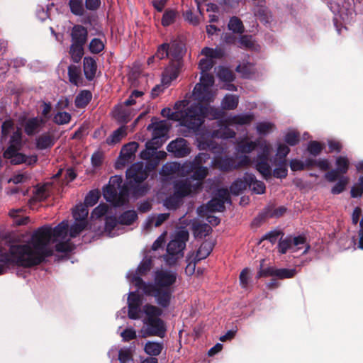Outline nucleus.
I'll list each match as a JSON object with an SVG mask.
<instances>
[{
    "instance_id": "32",
    "label": "nucleus",
    "mask_w": 363,
    "mask_h": 363,
    "mask_svg": "<svg viewBox=\"0 0 363 363\" xmlns=\"http://www.w3.org/2000/svg\"><path fill=\"white\" fill-rule=\"evenodd\" d=\"M126 135V128L125 126H121L114 130L112 134L106 138V143L108 145H116L120 143L122 138Z\"/></svg>"
},
{
    "instance_id": "64",
    "label": "nucleus",
    "mask_w": 363,
    "mask_h": 363,
    "mask_svg": "<svg viewBox=\"0 0 363 363\" xmlns=\"http://www.w3.org/2000/svg\"><path fill=\"white\" fill-rule=\"evenodd\" d=\"M218 77L220 80L225 82H232L235 78L233 72L225 67H222L219 70Z\"/></svg>"
},
{
    "instance_id": "28",
    "label": "nucleus",
    "mask_w": 363,
    "mask_h": 363,
    "mask_svg": "<svg viewBox=\"0 0 363 363\" xmlns=\"http://www.w3.org/2000/svg\"><path fill=\"white\" fill-rule=\"evenodd\" d=\"M276 168L272 171V176L277 179H285L288 175L287 162L272 161Z\"/></svg>"
},
{
    "instance_id": "60",
    "label": "nucleus",
    "mask_w": 363,
    "mask_h": 363,
    "mask_svg": "<svg viewBox=\"0 0 363 363\" xmlns=\"http://www.w3.org/2000/svg\"><path fill=\"white\" fill-rule=\"evenodd\" d=\"M323 146L315 140L310 141L307 146V151L314 157L318 156L323 151Z\"/></svg>"
},
{
    "instance_id": "41",
    "label": "nucleus",
    "mask_w": 363,
    "mask_h": 363,
    "mask_svg": "<svg viewBox=\"0 0 363 363\" xmlns=\"http://www.w3.org/2000/svg\"><path fill=\"white\" fill-rule=\"evenodd\" d=\"M88 214V207L84 204L76 206L72 211L73 217L76 221H87Z\"/></svg>"
},
{
    "instance_id": "12",
    "label": "nucleus",
    "mask_w": 363,
    "mask_h": 363,
    "mask_svg": "<svg viewBox=\"0 0 363 363\" xmlns=\"http://www.w3.org/2000/svg\"><path fill=\"white\" fill-rule=\"evenodd\" d=\"M33 248L41 249L45 245H48L52 240L51 235V227L50 225H43L38 228L31 238Z\"/></svg>"
},
{
    "instance_id": "9",
    "label": "nucleus",
    "mask_w": 363,
    "mask_h": 363,
    "mask_svg": "<svg viewBox=\"0 0 363 363\" xmlns=\"http://www.w3.org/2000/svg\"><path fill=\"white\" fill-rule=\"evenodd\" d=\"M24 246L28 247L30 250L26 255V260H23V263L26 265L27 268H30L34 266L41 264L46 257H50L53 254V251L48 247V245L44 246L41 249L32 248L29 245L25 244Z\"/></svg>"
},
{
    "instance_id": "24",
    "label": "nucleus",
    "mask_w": 363,
    "mask_h": 363,
    "mask_svg": "<svg viewBox=\"0 0 363 363\" xmlns=\"http://www.w3.org/2000/svg\"><path fill=\"white\" fill-rule=\"evenodd\" d=\"M83 69L87 80L91 81L96 76L97 65L96 60L91 57H85L83 60Z\"/></svg>"
},
{
    "instance_id": "25",
    "label": "nucleus",
    "mask_w": 363,
    "mask_h": 363,
    "mask_svg": "<svg viewBox=\"0 0 363 363\" xmlns=\"http://www.w3.org/2000/svg\"><path fill=\"white\" fill-rule=\"evenodd\" d=\"M185 167L186 162L183 164L177 162H168L163 165L162 172L165 175L176 174L179 176L184 177Z\"/></svg>"
},
{
    "instance_id": "37",
    "label": "nucleus",
    "mask_w": 363,
    "mask_h": 363,
    "mask_svg": "<svg viewBox=\"0 0 363 363\" xmlns=\"http://www.w3.org/2000/svg\"><path fill=\"white\" fill-rule=\"evenodd\" d=\"M138 218V214L135 211L128 210L120 215L118 217V223L121 225H130Z\"/></svg>"
},
{
    "instance_id": "10",
    "label": "nucleus",
    "mask_w": 363,
    "mask_h": 363,
    "mask_svg": "<svg viewBox=\"0 0 363 363\" xmlns=\"http://www.w3.org/2000/svg\"><path fill=\"white\" fill-rule=\"evenodd\" d=\"M208 168L202 165H197L189 162H186L184 177H187L190 181H196L195 183L201 184V191L203 189V180L208 174Z\"/></svg>"
},
{
    "instance_id": "30",
    "label": "nucleus",
    "mask_w": 363,
    "mask_h": 363,
    "mask_svg": "<svg viewBox=\"0 0 363 363\" xmlns=\"http://www.w3.org/2000/svg\"><path fill=\"white\" fill-rule=\"evenodd\" d=\"M151 129L152 130V135L160 138L164 137L168 132V128L164 121L152 123L147 126V130Z\"/></svg>"
},
{
    "instance_id": "59",
    "label": "nucleus",
    "mask_w": 363,
    "mask_h": 363,
    "mask_svg": "<svg viewBox=\"0 0 363 363\" xmlns=\"http://www.w3.org/2000/svg\"><path fill=\"white\" fill-rule=\"evenodd\" d=\"M69 6L72 13L82 16L84 11L82 0H69Z\"/></svg>"
},
{
    "instance_id": "8",
    "label": "nucleus",
    "mask_w": 363,
    "mask_h": 363,
    "mask_svg": "<svg viewBox=\"0 0 363 363\" xmlns=\"http://www.w3.org/2000/svg\"><path fill=\"white\" fill-rule=\"evenodd\" d=\"M225 203H231L230 193L227 189L221 188L215 196L206 203L205 209L208 212H223L225 209Z\"/></svg>"
},
{
    "instance_id": "51",
    "label": "nucleus",
    "mask_w": 363,
    "mask_h": 363,
    "mask_svg": "<svg viewBox=\"0 0 363 363\" xmlns=\"http://www.w3.org/2000/svg\"><path fill=\"white\" fill-rule=\"evenodd\" d=\"M81 74V69L79 66L71 65L68 67V77L69 82L77 85Z\"/></svg>"
},
{
    "instance_id": "5",
    "label": "nucleus",
    "mask_w": 363,
    "mask_h": 363,
    "mask_svg": "<svg viewBox=\"0 0 363 363\" xmlns=\"http://www.w3.org/2000/svg\"><path fill=\"white\" fill-rule=\"evenodd\" d=\"M189 238V232L186 230L178 231L167 247V255L165 258L169 265H174L177 260L184 256L186 242Z\"/></svg>"
},
{
    "instance_id": "3",
    "label": "nucleus",
    "mask_w": 363,
    "mask_h": 363,
    "mask_svg": "<svg viewBox=\"0 0 363 363\" xmlns=\"http://www.w3.org/2000/svg\"><path fill=\"white\" fill-rule=\"evenodd\" d=\"M135 286L141 289L147 296L154 297L159 306L167 308L170 306L174 290L172 288H160L153 285V283L145 282L140 277H134Z\"/></svg>"
},
{
    "instance_id": "35",
    "label": "nucleus",
    "mask_w": 363,
    "mask_h": 363,
    "mask_svg": "<svg viewBox=\"0 0 363 363\" xmlns=\"http://www.w3.org/2000/svg\"><path fill=\"white\" fill-rule=\"evenodd\" d=\"M255 120V115L252 113L238 114L233 116L230 121L231 123L236 125H249Z\"/></svg>"
},
{
    "instance_id": "47",
    "label": "nucleus",
    "mask_w": 363,
    "mask_h": 363,
    "mask_svg": "<svg viewBox=\"0 0 363 363\" xmlns=\"http://www.w3.org/2000/svg\"><path fill=\"white\" fill-rule=\"evenodd\" d=\"M286 208L285 206H279L277 208H266L264 214H260L259 216L262 218H280L286 212Z\"/></svg>"
},
{
    "instance_id": "18",
    "label": "nucleus",
    "mask_w": 363,
    "mask_h": 363,
    "mask_svg": "<svg viewBox=\"0 0 363 363\" xmlns=\"http://www.w3.org/2000/svg\"><path fill=\"white\" fill-rule=\"evenodd\" d=\"M212 165L223 172L235 170V159L228 156H215L212 160Z\"/></svg>"
},
{
    "instance_id": "62",
    "label": "nucleus",
    "mask_w": 363,
    "mask_h": 363,
    "mask_svg": "<svg viewBox=\"0 0 363 363\" xmlns=\"http://www.w3.org/2000/svg\"><path fill=\"white\" fill-rule=\"evenodd\" d=\"M291 236H287L284 239H280L278 243V250L281 254H286V252L292 249Z\"/></svg>"
},
{
    "instance_id": "36",
    "label": "nucleus",
    "mask_w": 363,
    "mask_h": 363,
    "mask_svg": "<svg viewBox=\"0 0 363 363\" xmlns=\"http://www.w3.org/2000/svg\"><path fill=\"white\" fill-rule=\"evenodd\" d=\"M68 223L67 221H62L54 228H51V235L52 241L55 242L58 238H65L67 234Z\"/></svg>"
},
{
    "instance_id": "21",
    "label": "nucleus",
    "mask_w": 363,
    "mask_h": 363,
    "mask_svg": "<svg viewBox=\"0 0 363 363\" xmlns=\"http://www.w3.org/2000/svg\"><path fill=\"white\" fill-rule=\"evenodd\" d=\"M182 66V62L171 61L169 65L162 72V83L164 84H169L172 81L177 79Z\"/></svg>"
},
{
    "instance_id": "26",
    "label": "nucleus",
    "mask_w": 363,
    "mask_h": 363,
    "mask_svg": "<svg viewBox=\"0 0 363 363\" xmlns=\"http://www.w3.org/2000/svg\"><path fill=\"white\" fill-rule=\"evenodd\" d=\"M203 102H201V108L203 113V120L208 118L209 120L220 119L223 117L224 112L218 108L213 106H211L208 104H203Z\"/></svg>"
},
{
    "instance_id": "14",
    "label": "nucleus",
    "mask_w": 363,
    "mask_h": 363,
    "mask_svg": "<svg viewBox=\"0 0 363 363\" xmlns=\"http://www.w3.org/2000/svg\"><path fill=\"white\" fill-rule=\"evenodd\" d=\"M138 147L139 144L137 142H130L124 145L121 150L120 155L116 163V168L121 169L128 164L135 155Z\"/></svg>"
},
{
    "instance_id": "44",
    "label": "nucleus",
    "mask_w": 363,
    "mask_h": 363,
    "mask_svg": "<svg viewBox=\"0 0 363 363\" xmlns=\"http://www.w3.org/2000/svg\"><path fill=\"white\" fill-rule=\"evenodd\" d=\"M238 105V97L233 94H227L221 102L222 108L225 110H234Z\"/></svg>"
},
{
    "instance_id": "43",
    "label": "nucleus",
    "mask_w": 363,
    "mask_h": 363,
    "mask_svg": "<svg viewBox=\"0 0 363 363\" xmlns=\"http://www.w3.org/2000/svg\"><path fill=\"white\" fill-rule=\"evenodd\" d=\"M259 145V141L242 140L238 143L237 150L241 153H250L255 150Z\"/></svg>"
},
{
    "instance_id": "6",
    "label": "nucleus",
    "mask_w": 363,
    "mask_h": 363,
    "mask_svg": "<svg viewBox=\"0 0 363 363\" xmlns=\"http://www.w3.org/2000/svg\"><path fill=\"white\" fill-rule=\"evenodd\" d=\"M29 250L30 249L24 245L11 244L9 246V252L0 255V262L27 268L23 260H26V255Z\"/></svg>"
},
{
    "instance_id": "57",
    "label": "nucleus",
    "mask_w": 363,
    "mask_h": 363,
    "mask_svg": "<svg viewBox=\"0 0 363 363\" xmlns=\"http://www.w3.org/2000/svg\"><path fill=\"white\" fill-rule=\"evenodd\" d=\"M284 141L289 146H295L300 142V133L296 130L289 131L284 136Z\"/></svg>"
},
{
    "instance_id": "16",
    "label": "nucleus",
    "mask_w": 363,
    "mask_h": 363,
    "mask_svg": "<svg viewBox=\"0 0 363 363\" xmlns=\"http://www.w3.org/2000/svg\"><path fill=\"white\" fill-rule=\"evenodd\" d=\"M177 281V274L166 270L156 272L153 285L160 288H171Z\"/></svg>"
},
{
    "instance_id": "63",
    "label": "nucleus",
    "mask_w": 363,
    "mask_h": 363,
    "mask_svg": "<svg viewBox=\"0 0 363 363\" xmlns=\"http://www.w3.org/2000/svg\"><path fill=\"white\" fill-rule=\"evenodd\" d=\"M351 197L352 198H358L361 197L363 194V176H360L358 179L357 183L354 184V185L352 187L351 191Z\"/></svg>"
},
{
    "instance_id": "4",
    "label": "nucleus",
    "mask_w": 363,
    "mask_h": 363,
    "mask_svg": "<svg viewBox=\"0 0 363 363\" xmlns=\"http://www.w3.org/2000/svg\"><path fill=\"white\" fill-rule=\"evenodd\" d=\"M201 102L198 101L180 111L179 121L182 126L186 127L189 133H196L203 124V113L201 108Z\"/></svg>"
},
{
    "instance_id": "40",
    "label": "nucleus",
    "mask_w": 363,
    "mask_h": 363,
    "mask_svg": "<svg viewBox=\"0 0 363 363\" xmlns=\"http://www.w3.org/2000/svg\"><path fill=\"white\" fill-rule=\"evenodd\" d=\"M255 16L256 21L261 23H269L272 17L269 9L263 6H258L255 9Z\"/></svg>"
},
{
    "instance_id": "31",
    "label": "nucleus",
    "mask_w": 363,
    "mask_h": 363,
    "mask_svg": "<svg viewBox=\"0 0 363 363\" xmlns=\"http://www.w3.org/2000/svg\"><path fill=\"white\" fill-rule=\"evenodd\" d=\"M84 45L72 43L69 47V54L74 63H79L84 55Z\"/></svg>"
},
{
    "instance_id": "19",
    "label": "nucleus",
    "mask_w": 363,
    "mask_h": 363,
    "mask_svg": "<svg viewBox=\"0 0 363 363\" xmlns=\"http://www.w3.org/2000/svg\"><path fill=\"white\" fill-rule=\"evenodd\" d=\"M126 177L130 180V183L133 182L136 184H140L147 177V174L143 169L142 164H133L126 171Z\"/></svg>"
},
{
    "instance_id": "13",
    "label": "nucleus",
    "mask_w": 363,
    "mask_h": 363,
    "mask_svg": "<svg viewBox=\"0 0 363 363\" xmlns=\"http://www.w3.org/2000/svg\"><path fill=\"white\" fill-rule=\"evenodd\" d=\"M336 169H331L325 173V179L329 182H334L340 176L345 174L350 167V161L347 157L339 156L335 161Z\"/></svg>"
},
{
    "instance_id": "34",
    "label": "nucleus",
    "mask_w": 363,
    "mask_h": 363,
    "mask_svg": "<svg viewBox=\"0 0 363 363\" xmlns=\"http://www.w3.org/2000/svg\"><path fill=\"white\" fill-rule=\"evenodd\" d=\"M193 231L196 238H203L212 232V228L207 223H194Z\"/></svg>"
},
{
    "instance_id": "27",
    "label": "nucleus",
    "mask_w": 363,
    "mask_h": 363,
    "mask_svg": "<svg viewBox=\"0 0 363 363\" xmlns=\"http://www.w3.org/2000/svg\"><path fill=\"white\" fill-rule=\"evenodd\" d=\"M55 144V138L49 133L40 135L36 139V147L38 150H45L52 147Z\"/></svg>"
},
{
    "instance_id": "56",
    "label": "nucleus",
    "mask_w": 363,
    "mask_h": 363,
    "mask_svg": "<svg viewBox=\"0 0 363 363\" xmlns=\"http://www.w3.org/2000/svg\"><path fill=\"white\" fill-rule=\"evenodd\" d=\"M152 266V260L151 257H145L142 262L140 263L139 266L137 269V273L143 276L145 275L148 272L150 271Z\"/></svg>"
},
{
    "instance_id": "17",
    "label": "nucleus",
    "mask_w": 363,
    "mask_h": 363,
    "mask_svg": "<svg viewBox=\"0 0 363 363\" xmlns=\"http://www.w3.org/2000/svg\"><path fill=\"white\" fill-rule=\"evenodd\" d=\"M141 305V296L137 293V291L130 292L128 298V316L130 319L138 320L140 318Z\"/></svg>"
},
{
    "instance_id": "7",
    "label": "nucleus",
    "mask_w": 363,
    "mask_h": 363,
    "mask_svg": "<svg viewBox=\"0 0 363 363\" xmlns=\"http://www.w3.org/2000/svg\"><path fill=\"white\" fill-rule=\"evenodd\" d=\"M214 84V77L209 73H201L200 82L196 84L194 91L193 96L195 99L199 101L211 102L213 99V95L211 87Z\"/></svg>"
},
{
    "instance_id": "53",
    "label": "nucleus",
    "mask_w": 363,
    "mask_h": 363,
    "mask_svg": "<svg viewBox=\"0 0 363 363\" xmlns=\"http://www.w3.org/2000/svg\"><path fill=\"white\" fill-rule=\"evenodd\" d=\"M48 197L47 193V188L45 185L41 186L35 189L33 193V197L30 199V202H37L45 201Z\"/></svg>"
},
{
    "instance_id": "52",
    "label": "nucleus",
    "mask_w": 363,
    "mask_h": 363,
    "mask_svg": "<svg viewBox=\"0 0 363 363\" xmlns=\"http://www.w3.org/2000/svg\"><path fill=\"white\" fill-rule=\"evenodd\" d=\"M290 152V148L283 143H279L277 147L275 157L272 160L287 162L286 157Z\"/></svg>"
},
{
    "instance_id": "15",
    "label": "nucleus",
    "mask_w": 363,
    "mask_h": 363,
    "mask_svg": "<svg viewBox=\"0 0 363 363\" xmlns=\"http://www.w3.org/2000/svg\"><path fill=\"white\" fill-rule=\"evenodd\" d=\"M167 150L176 157H184L191 152L188 141L182 138H177L170 142L167 147Z\"/></svg>"
},
{
    "instance_id": "39",
    "label": "nucleus",
    "mask_w": 363,
    "mask_h": 363,
    "mask_svg": "<svg viewBox=\"0 0 363 363\" xmlns=\"http://www.w3.org/2000/svg\"><path fill=\"white\" fill-rule=\"evenodd\" d=\"M91 93L88 90H83L75 98V106L77 108H84L91 100Z\"/></svg>"
},
{
    "instance_id": "38",
    "label": "nucleus",
    "mask_w": 363,
    "mask_h": 363,
    "mask_svg": "<svg viewBox=\"0 0 363 363\" xmlns=\"http://www.w3.org/2000/svg\"><path fill=\"white\" fill-rule=\"evenodd\" d=\"M183 203V199L179 197L174 192L172 195L167 197L164 201V206L169 210H176Z\"/></svg>"
},
{
    "instance_id": "11",
    "label": "nucleus",
    "mask_w": 363,
    "mask_h": 363,
    "mask_svg": "<svg viewBox=\"0 0 363 363\" xmlns=\"http://www.w3.org/2000/svg\"><path fill=\"white\" fill-rule=\"evenodd\" d=\"M174 193L184 199L192 194H197L201 191V184L194 183L190 179H184L176 182L174 185Z\"/></svg>"
},
{
    "instance_id": "54",
    "label": "nucleus",
    "mask_w": 363,
    "mask_h": 363,
    "mask_svg": "<svg viewBox=\"0 0 363 363\" xmlns=\"http://www.w3.org/2000/svg\"><path fill=\"white\" fill-rule=\"evenodd\" d=\"M297 271L295 268L293 269H277L275 272V277L280 279H291L296 276Z\"/></svg>"
},
{
    "instance_id": "48",
    "label": "nucleus",
    "mask_w": 363,
    "mask_h": 363,
    "mask_svg": "<svg viewBox=\"0 0 363 363\" xmlns=\"http://www.w3.org/2000/svg\"><path fill=\"white\" fill-rule=\"evenodd\" d=\"M235 71L240 73L242 78L249 79L255 73L253 65L250 63H244L236 67Z\"/></svg>"
},
{
    "instance_id": "50",
    "label": "nucleus",
    "mask_w": 363,
    "mask_h": 363,
    "mask_svg": "<svg viewBox=\"0 0 363 363\" xmlns=\"http://www.w3.org/2000/svg\"><path fill=\"white\" fill-rule=\"evenodd\" d=\"M338 182L332 187L331 193L334 195L343 192L349 183V178L345 176H340Z\"/></svg>"
},
{
    "instance_id": "46",
    "label": "nucleus",
    "mask_w": 363,
    "mask_h": 363,
    "mask_svg": "<svg viewBox=\"0 0 363 363\" xmlns=\"http://www.w3.org/2000/svg\"><path fill=\"white\" fill-rule=\"evenodd\" d=\"M40 126V123L38 118H31L26 121L24 125V131L28 136H32L36 133Z\"/></svg>"
},
{
    "instance_id": "55",
    "label": "nucleus",
    "mask_w": 363,
    "mask_h": 363,
    "mask_svg": "<svg viewBox=\"0 0 363 363\" xmlns=\"http://www.w3.org/2000/svg\"><path fill=\"white\" fill-rule=\"evenodd\" d=\"M87 224V221L84 220L74 223L69 228V236L73 238L78 236L86 228Z\"/></svg>"
},
{
    "instance_id": "45",
    "label": "nucleus",
    "mask_w": 363,
    "mask_h": 363,
    "mask_svg": "<svg viewBox=\"0 0 363 363\" xmlns=\"http://www.w3.org/2000/svg\"><path fill=\"white\" fill-rule=\"evenodd\" d=\"M250 175L253 178V181L252 182H249V186L251 189V191L256 194H263L266 191V186L264 183L262 181H259L257 179L255 174L250 173Z\"/></svg>"
},
{
    "instance_id": "22",
    "label": "nucleus",
    "mask_w": 363,
    "mask_h": 363,
    "mask_svg": "<svg viewBox=\"0 0 363 363\" xmlns=\"http://www.w3.org/2000/svg\"><path fill=\"white\" fill-rule=\"evenodd\" d=\"M253 178L250 173L245 172L242 178L235 179L230 186V191L233 195L238 196L241 194L249 186V182H252Z\"/></svg>"
},
{
    "instance_id": "23",
    "label": "nucleus",
    "mask_w": 363,
    "mask_h": 363,
    "mask_svg": "<svg viewBox=\"0 0 363 363\" xmlns=\"http://www.w3.org/2000/svg\"><path fill=\"white\" fill-rule=\"evenodd\" d=\"M70 37L72 43L84 45L88 38V30L80 24H74Z\"/></svg>"
},
{
    "instance_id": "61",
    "label": "nucleus",
    "mask_w": 363,
    "mask_h": 363,
    "mask_svg": "<svg viewBox=\"0 0 363 363\" xmlns=\"http://www.w3.org/2000/svg\"><path fill=\"white\" fill-rule=\"evenodd\" d=\"M104 44L102 40L99 38H93L89 45V49L91 53L99 54L104 49Z\"/></svg>"
},
{
    "instance_id": "29",
    "label": "nucleus",
    "mask_w": 363,
    "mask_h": 363,
    "mask_svg": "<svg viewBox=\"0 0 363 363\" xmlns=\"http://www.w3.org/2000/svg\"><path fill=\"white\" fill-rule=\"evenodd\" d=\"M213 249V245L211 242L206 240L203 242L196 252L195 260L201 261L203 259H206L211 254Z\"/></svg>"
},
{
    "instance_id": "1",
    "label": "nucleus",
    "mask_w": 363,
    "mask_h": 363,
    "mask_svg": "<svg viewBox=\"0 0 363 363\" xmlns=\"http://www.w3.org/2000/svg\"><path fill=\"white\" fill-rule=\"evenodd\" d=\"M143 311L146 315L143 320V337L151 336L164 337L166 334L167 328L164 321L160 318L163 313L162 308L150 303H146L143 306Z\"/></svg>"
},
{
    "instance_id": "58",
    "label": "nucleus",
    "mask_w": 363,
    "mask_h": 363,
    "mask_svg": "<svg viewBox=\"0 0 363 363\" xmlns=\"http://www.w3.org/2000/svg\"><path fill=\"white\" fill-rule=\"evenodd\" d=\"M99 198L100 192L99 190H91L86 196L84 204L87 207L94 206L98 202Z\"/></svg>"
},
{
    "instance_id": "33",
    "label": "nucleus",
    "mask_w": 363,
    "mask_h": 363,
    "mask_svg": "<svg viewBox=\"0 0 363 363\" xmlns=\"http://www.w3.org/2000/svg\"><path fill=\"white\" fill-rule=\"evenodd\" d=\"M163 343L148 341L145 343L144 351L148 355L155 357L158 356L163 350Z\"/></svg>"
},
{
    "instance_id": "49",
    "label": "nucleus",
    "mask_w": 363,
    "mask_h": 363,
    "mask_svg": "<svg viewBox=\"0 0 363 363\" xmlns=\"http://www.w3.org/2000/svg\"><path fill=\"white\" fill-rule=\"evenodd\" d=\"M201 54L213 60V59H220L224 56V51L220 48H210L205 47L201 50Z\"/></svg>"
},
{
    "instance_id": "20",
    "label": "nucleus",
    "mask_w": 363,
    "mask_h": 363,
    "mask_svg": "<svg viewBox=\"0 0 363 363\" xmlns=\"http://www.w3.org/2000/svg\"><path fill=\"white\" fill-rule=\"evenodd\" d=\"M169 57L171 61L182 62L185 54V44L180 39H175L169 44Z\"/></svg>"
},
{
    "instance_id": "42",
    "label": "nucleus",
    "mask_w": 363,
    "mask_h": 363,
    "mask_svg": "<svg viewBox=\"0 0 363 363\" xmlns=\"http://www.w3.org/2000/svg\"><path fill=\"white\" fill-rule=\"evenodd\" d=\"M256 169L265 179H268L272 177V168L268 160H257Z\"/></svg>"
},
{
    "instance_id": "2",
    "label": "nucleus",
    "mask_w": 363,
    "mask_h": 363,
    "mask_svg": "<svg viewBox=\"0 0 363 363\" xmlns=\"http://www.w3.org/2000/svg\"><path fill=\"white\" fill-rule=\"evenodd\" d=\"M104 197L115 207H121L129 203L130 188L123 184L121 176H113L109 183L103 189Z\"/></svg>"
}]
</instances>
